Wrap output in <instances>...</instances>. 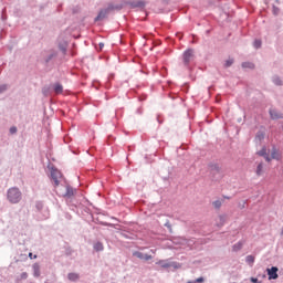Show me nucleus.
<instances>
[{
	"mask_svg": "<svg viewBox=\"0 0 283 283\" xmlns=\"http://www.w3.org/2000/svg\"><path fill=\"white\" fill-rule=\"evenodd\" d=\"M209 171H210V179L212 182H218L224 178V174L222 172V168L220 165L216 163L208 164Z\"/></svg>",
	"mask_w": 283,
	"mask_h": 283,
	"instance_id": "nucleus-1",
	"label": "nucleus"
},
{
	"mask_svg": "<svg viewBox=\"0 0 283 283\" xmlns=\"http://www.w3.org/2000/svg\"><path fill=\"white\" fill-rule=\"evenodd\" d=\"M21 190L17 187L9 188L7 191V200L11 202V205H19L21 202Z\"/></svg>",
	"mask_w": 283,
	"mask_h": 283,
	"instance_id": "nucleus-2",
	"label": "nucleus"
},
{
	"mask_svg": "<svg viewBox=\"0 0 283 283\" xmlns=\"http://www.w3.org/2000/svg\"><path fill=\"white\" fill-rule=\"evenodd\" d=\"M193 59H196V51L193 49H187L182 53V63H184L185 67L189 69V63H191V61H193Z\"/></svg>",
	"mask_w": 283,
	"mask_h": 283,
	"instance_id": "nucleus-3",
	"label": "nucleus"
},
{
	"mask_svg": "<svg viewBox=\"0 0 283 283\" xmlns=\"http://www.w3.org/2000/svg\"><path fill=\"white\" fill-rule=\"evenodd\" d=\"M35 209L39 213H42V216L39 217V220H48V218H50V210L45 208L43 201L35 202Z\"/></svg>",
	"mask_w": 283,
	"mask_h": 283,
	"instance_id": "nucleus-4",
	"label": "nucleus"
},
{
	"mask_svg": "<svg viewBox=\"0 0 283 283\" xmlns=\"http://www.w3.org/2000/svg\"><path fill=\"white\" fill-rule=\"evenodd\" d=\"M124 4L125 6H130V8H145V6H147V2H145L144 0H139V1H132V0H124Z\"/></svg>",
	"mask_w": 283,
	"mask_h": 283,
	"instance_id": "nucleus-5",
	"label": "nucleus"
},
{
	"mask_svg": "<svg viewBox=\"0 0 283 283\" xmlns=\"http://www.w3.org/2000/svg\"><path fill=\"white\" fill-rule=\"evenodd\" d=\"M269 114L272 120H280L283 118V113L277 111L276 108H270Z\"/></svg>",
	"mask_w": 283,
	"mask_h": 283,
	"instance_id": "nucleus-6",
	"label": "nucleus"
},
{
	"mask_svg": "<svg viewBox=\"0 0 283 283\" xmlns=\"http://www.w3.org/2000/svg\"><path fill=\"white\" fill-rule=\"evenodd\" d=\"M277 271H280L277 266L268 268L266 273L269 275V280H277V277H280V275L277 274Z\"/></svg>",
	"mask_w": 283,
	"mask_h": 283,
	"instance_id": "nucleus-7",
	"label": "nucleus"
},
{
	"mask_svg": "<svg viewBox=\"0 0 283 283\" xmlns=\"http://www.w3.org/2000/svg\"><path fill=\"white\" fill-rule=\"evenodd\" d=\"M123 8H125V0H123V1H122L120 3H118V4L108 3L106 10H108V13H109V12H114V10H117V12H118V11L123 10Z\"/></svg>",
	"mask_w": 283,
	"mask_h": 283,
	"instance_id": "nucleus-8",
	"label": "nucleus"
},
{
	"mask_svg": "<svg viewBox=\"0 0 283 283\" xmlns=\"http://www.w3.org/2000/svg\"><path fill=\"white\" fill-rule=\"evenodd\" d=\"M156 264H158V266H161V269H171V266H174V269H178L176 262L169 263V261L167 260H159Z\"/></svg>",
	"mask_w": 283,
	"mask_h": 283,
	"instance_id": "nucleus-9",
	"label": "nucleus"
},
{
	"mask_svg": "<svg viewBox=\"0 0 283 283\" xmlns=\"http://www.w3.org/2000/svg\"><path fill=\"white\" fill-rule=\"evenodd\" d=\"M51 178L54 180L55 187H59V178H61V171L56 168H51Z\"/></svg>",
	"mask_w": 283,
	"mask_h": 283,
	"instance_id": "nucleus-10",
	"label": "nucleus"
},
{
	"mask_svg": "<svg viewBox=\"0 0 283 283\" xmlns=\"http://www.w3.org/2000/svg\"><path fill=\"white\" fill-rule=\"evenodd\" d=\"M107 14H109L107 8L99 10L97 17H95L94 19L95 23L98 21H103V19H107Z\"/></svg>",
	"mask_w": 283,
	"mask_h": 283,
	"instance_id": "nucleus-11",
	"label": "nucleus"
},
{
	"mask_svg": "<svg viewBox=\"0 0 283 283\" xmlns=\"http://www.w3.org/2000/svg\"><path fill=\"white\" fill-rule=\"evenodd\" d=\"M134 258H138V260H145L146 262L151 260V254H145L140 251L133 252Z\"/></svg>",
	"mask_w": 283,
	"mask_h": 283,
	"instance_id": "nucleus-12",
	"label": "nucleus"
},
{
	"mask_svg": "<svg viewBox=\"0 0 283 283\" xmlns=\"http://www.w3.org/2000/svg\"><path fill=\"white\" fill-rule=\"evenodd\" d=\"M256 156H261L266 160V163H271V156L266 151V146H263L261 150L256 151Z\"/></svg>",
	"mask_w": 283,
	"mask_h": 283,
	"instance_id": "nucleus-13",
	"label": "nucleus"
},
{
	"mask_svg": "<svg viewBox=\"0 0 283 283\" xmlns=\"http://www.w3.org/2000/svg\"><path fill=\"white\" fill-rule=\"evenodd\" d=\"M74 193H76V190L74 188H72V186H66V191L63 195V198H72V196H74Z\"/></svg>",
	"mask_w": 283,
	"mask_h": 283,
	"instance_id": "nucleus-14",
	"label": "nucleus"
},
{
	"mask_svg": "<svg viewBox=\"0 0 283 283\" xmlns=\"http://www.w3.org/2000/svg\"><path fill=\"white\" fill-rule=\"evenodd\" d=\"M33 269V277H41V265L39 263H34L32 265Z\"/></svg>",
	"mask_w": 283,
	"mask_h": 283,
	"instance_id": "nucleus-15",
	"label": "nucleus"
},
{
	"mask_svg": "<svg viewBox=\"0 0 283 283\" xmlns=\"http://www.w3.org/2000/svg\"><path fill=\"white\" fill-rule=\"evenodd\" d=\"M272 83L274 85H276L277 87H282V85H283L282 77H280V75H273Z\"/></svg>",
	"mask_w": 283,
	"mask_h": 283,
	"instance_id": "nucleus-16",
	"label": "nucleus"
},
{
	"mask_svg": "<svg viewBox=\"0 0 283 283\" xmlns=\"http://www.w3.org/2000/svg\"><path fill=\"white\" fill-rule=\"evenodd\" d=\"M93 249L94 251H96L97 253L101 252V251H104L105 250V247L103 245V242L101 241H97L93 244Z\"/></svg>",
	"mask_w": 283,
	"mask_h": 283,
	"instance_id": "nucleus-17",
	"label": "nucleus"
},
{
	"mask_svg": "<svg viewBox=\"0 0 283 283\" xmlns=\"http://www.w3.org/2000/svg\"><path fill=\"white\" fill-rule=\"evenodd\" d=\"M244 247V241H238L232 247V251L234 253H238V251H241V249Z\"/></svg>",
	"mask_w": 283,
	"mask_h": 283,
	"instance_id": "nucleus-18",
	"label": "nucleus"
},
{
	"mask_svg": "<svg viewBox=\"0 0 283 283\" xmlns=\"http://www.w3.org/2000/svg\"><path fill=\"white\" fill-rule=\"evenodd\" d=\"M53 90L55 94H63V85L61 83H55Z\"/></svg>",
	"mask_w": 283,
	"mask_h": 283,
	"instance_id": "nucleus-19",
	"label": "nucleus"
},
{
	"mask_svg": "<svg viewBox=\"0 0 283 283\" xmlns=\"http://www.w3.org/2000/svg\"><path fill=\"white\" fill-rule=\"evenodd\" d=\"M67 277L70 282H77V280L81 277L78 273L71 272L67 274Z\"/></svg>",
	"mask_w": 283,
	"mask_h": 283,
	"instance_id": "nucleus-20",
	"label": "nucleus"
},
{
	"mask_svg": "<svg viewBox=\"0 0 283 283\" xmlns=\"http://www.w3.org/2000/svg\"><path fill=\"white\" fill-rule=\"evenodd\" d=\"M59 50H61L63 54H66L67 53V42H61L59 44Z\"/></svg>",
	"mask_w": 283,
	"mask_h": 283,
	"instance_id": "nucleus-21",
	"label": "nucleus"
},
{
	"mask_svg": "<svg viewBox=\"0 0 283 283\" xmlns=\"http://www.w3.org/2000/svg\"><path fill=\"white\" fill-rule=\"evenodd\" d=\"M233 63H235V60H234L233 57H229V59L224 62L223 67L229 69V67H231V65H233Z\"/></svg>",
	"mask_w": 283,
	"mask_h": 283,
	"instance_id": "nucleus-22",
	"label": "nucleus"
},
{
	"mask_svg": "<svg viewBox=\"0 0 283 283\" xmlns=\"http://www.w3.org/2000/svg\"><path fill=\"white\" fill-rule=\"evenodd\" d=\"M245 262H247V264H250V266H253V264L255 262V256H253V255L245 256Z\"/></svg>",
	"mask_w": 283,
	"mask_h": 283,
	"instance_id": "nucleus-23",
	"label": "nucleus"
},
{
	"mask_svg": "<svg viewBox=\"0 0 283 283\" xmlns=\"http://www.w3.org/2000/svg\"><path fill=\"white\" fill-rule=\"evenodd\" d=\"M271 160H277V148H275V146L272 147V151H271Z\"/></svg>",
	"mask_w": 283,
	"mask_h": 283,
	"instance_id": "nucleus-24",
	"label": "nucleus"
},
{
	"mask_svg": "<svg viewBox=\"0 0 283 283\" xmlns=\"http://www.w3.org/2000/svg\"><path fill=\"white\" fill-rule=\"evenodd\" d=\"M263 169H264V164L260 163V164L256 166V170H255L256 176H262Z\"/></svg>",
	"mask_w": 283,
	"mask_h": 283,
	"instance_id": "nucleus-25",
	"label": "nucleus"
},
{
	"mask_svg": "<svg viewBox=\"0 0 283 283\" xmlns=\"http://www.w3.org/2000/svg\"><path fill=\"white\" fill-rule=\"evenodd\" d=\"M241 66H242L243 69H248V70H253V67H254L253 63H251V62H243V63L241 64Z\"/></svg>",
	"mask_w": 283,
	"mask_h": 283,
	"instance_id": "nucleus-26",
	"label": "nucleus"
},
{
	"mask_svg": "<svg viewBox=\"0 0 283 283\" xmlns=\"http://www.w3.org/2000/svg\"><path fill=\"white\" fill-rule=\"evenodd\" d=\"M253 46L255 50H260V48H262V40H254Z\"/></svg>",
	"mask_w": 283,
	"mask_h": 283,
	"instance_id": "nucleus-27",
	"label": "nucleus"
},
{
	"mask_svg": "<svg viewBox=\"0 0 283 283\" xmlns=\"http://www.w3.org/2000/svg\"><path fill=\"white\" fill-rule=\"evenodd\" d=\"M54 56H56V53H51V54H49V55L45 57L44 62H45L46 64L50 63V61H52V59H54Z\"/></svg>",
	"mask_w": 283,
	"mask_h": 283,
	"instance_id": "nucleus-28",
	"label": "nucleus"
},
{
	"mask_svg": "<svg viewBox=\"0 0 283 283\" xmlns=\"http://www.w3.org/2000/svg\"><path fill=\"white\" fill-rule=\"evenodd\" d=\"M8 84H0V94L8 92Z\"/></svg>",
	"mask_w": 283,
	"mask_h": 283,
	"instance_id": "nucleus-29",
	"label": "nucleus"
},
{
	"mask_svg": "<svg viewBox=\"0 0 283 283\" xmlns=\"http://www.w3.org/2000/svg\"><path fill=\"white\" fill-rule=\"evenodd\" d=\"M272 12H273L274 17H277V14H280V8L275 7V4H273Z\"/></svg>",
	"mask_w": 283,
	"mask_h": 283,
	"instance_id": "nucleus-30",
	"label": "nucleus"
},
{
	"mask_svg": "<svg viewBox=\"0 0 283 283\" xmlns=\"http://www.w3.org/2000/svg\"><path fill=\"white\" fill-rule=\"evenodd\" d=\"M212 205H213L214 209H220V207H222V201L216 200L212 202Z\"/></svg>",
	"mask_w": 283,
	"mask_h": 283,
	"instance_id": "nucleus-31",
	"label": "nucleus"
},
{
	"mask_svg": "<svg viewBox=\"0 0 283 283\" xmlns=\"http://www.w3.org/2000/svg\"><path fill=\"white\" fill-rule=\"evenodd\" d=\"M99 224H102V227H114V223H108L105 221H101Z\"/></svg>",
	"mask_w": 283,
	"mask_h": 283,
	"instance_id": "nucleus-32",
	"label": "nucleus"
},
{
	"mask_svg": "<svg viewBox=\"0 0 283 283\" xmlns=\"http://www.w3.org/2000/svg\"><path fill=\"white\" fill-rule=\"evenodd\" d=\"M250 282L252 283H262V281L258 280V277H250Z\"/></svg>",
	"mask_w": 283,
	"mask_h": 283,
	"instance_id": "nucleus-33",
	"label": "nucleus"
},
{
	"mask_svg": "<svg viewBox=\"0 0 283 283\" xmlns=\"http://www.w3.org/2000/svg\"><path fill=\"white\" fill-rule=\"evenodd\" d=\"M20 277L21 280H28V272H22Z\"/></svg>",
	"mask_w": 283,
	"mask_h": 283,
	"instance_id": "nucleus-34",
	"label": "nucleus"
},
{
	"mask_svg": "<svg viewBox=\"0 0 283 283\" xmlns=\"http://www.w3.org/2000/svg\"><path fill=\"white\" fill-rule=\"evenodd\" d=\"M165 227H167V229H169V232L171 233L172 232V229H171V223L169 221H167L165 223Z\"/></svg>",
	"mask_w": 283,
	"mask_h": 283,
	"instance_id": "nucleus-35",
	"label": "nucleus"
},
{
	"mask_svg": "<svg viewBox=\"0 0 283 283\" xmlns=\"http://www.w3.org/2000/svg\"><path fill=\"white\" fill-rule=\"evenodd\" d=\"M10 134H17V126H13L10 128Z\"/></svg>",
	"mask_w": 283,
	"mask_h": 283,
	"instance_id": "nucleus-36",
	"label": "nucleus"
},
{
	"mask_svg": "<svg viewBox=\"0 0 283 283\" xmlns=\"http://www.w3.org/2000/svg\"><path fill=\"white\" fill-rule=\"evenodd\" d=\"M202 282H205V277H202V276L198 277V279L195 281V283H202Z\"/></svg>",
	"mask_w": 283,
	"mask_h": 283,
	"instance_id": "nucleus-37",
	"label": "nucleus"
},
{
	"mask_svg": "<svg viewBox=\"0 0 283 283\" xmlns=\"http://www.w3.org/2000/svg\"><path fill=\"white\" fill-rule=\"evenodd\" d=\"M30 260H36V254H32V252L29 253Z\"/></svg>",
	"mask_w": 283,
	"mask_h": 283,
	"instance_id": "nucleus-38",
	"label": "nucleus"
},
{
	"mask_svg": "<svg viewBox=\"0 0 283 283\" xmlns=\"http://www.w3.org/2000/svg\"><path fill=\"white\" fill-rule=\"evenodd\" d=\"M105 48V44L103 42L99 43V50H103Z\"/></svg>",
	"mask_w": 283,
	"mask_h": 283,
	"instance_id": "nucleus-39",
	"label": "nucleus"
},
{
	"mask_svg": "<svg viewBox=\"0 0 283 283\" xmlns=\"http://www.w3.org/2000/svg\"><path fill=\"white\" fill-rule=\"evenodd\" d=\"M220 222H224V216H220Z\"/></svg>",
	"mask_w": 283,
	"mask_h": 283,
	"instance_id": "nucleus-40",
	"label": "nucleus"
},
{
	"mask_svg": "<svg viewBox=\"0 0 283 283\" xmlns=\"http://www.w3.org/2000/svg\"><path fill=\"white\" fill-rule=\"evenodd\" d=\"M147 96L139 97V101H146Z\"/></svg>",
	"mask_w": 283,
	"mask_h": 283,
	"instance_id": "nucleus-41",
	"label": "nucleus"
},
{
	"mask_svg": "<svg viewBox=\"0 0 283 283\" xmlns=\"http://www.w3.org/2000/svg\"><path fill=\"white\" fill-rule=\"evenodd\" d=\"M154 45H160V41H155Z\"/></svg>",
	"mask_w": 283,
	"mask_h": 283,
	"instance_id": "nucleus-42",
	"label": "nucleus"
},
{
	"mask_svg": "<svg viewBox=\"0 0 283 283\" xmlns=\"http://www.w3.org/2000/svg\"><path fill=\"white\" fill-rule=\"evenodd\" d=\"M137 114H143V112L140 111V108L137 109Z\"/></svg>",
	"mask_w": 283,
	"mask_h": 283,
	"instance_id": "nucleus-43",
	"label": "nucleus"
},
{
	"mask_svg": "<svg viewBox=\"0 0 283 283\" xmlns=\"http://www.w3.org/2000/svg\"><path fill=\"white\" fill-rule=\"evenodd\" d=\"M122 235H123L124 238H128L127 234H125V233H122Z\"/></svg>",
	"mask_w": 283,
	"mask_h": 283,
	"instance_id": "nucleus-44",
	"label": "nucleus"
},
{
	"mask_svg": "<svg viewBox=\"0 0 283 283\" xmlns=\"http://www.w3.org/2000/svg\"><path fill=\"white\" fill-rule=\"evenodd\" d=\"M184 90L188 91V90H189V87L186 85Z\"/></svg>",
	"mask_w": 283,
	"mask_h": 283,
	"instance_id": "nucleus-45",
	"label": "nucleus"
},
{
	"mask_svg": "<svg viewBox=\"0 0 283 283\" xmlns=\"http://www.w3.org/2000/svg\"><path fill=\"white\" fill-rule=\"evenodd\" d=\"M238 123H242V118H239V119H238Z\"/></svg>",
	"mask_w": 283,
	"mask_h": 283,
	"instance_id": "nucleus-46",
	"label": "nucleus"
},
{
	"mask_svg": "<svg viewBox=\"0 0 283 283\" xmlns=\"http://www.w3.org/2000/svg\"><path fill=\"white\" fill-rule=\"evenodd\" d=\"M275 3H280V0H275Z\"/></svg>",
	"mask_w": 283,
	"mask_h": 283,
	"instance_id": "nucleus-47",
	"label": "nucleus"
},
{
	"mask_svg": "<svg viewBox=\"0 0 283 283\" xmlns=\"http://www.w3.org/2000/svg\"><path fill=\"white\" fill-rule=\"evenodd\" d=\"M158 123H163L159 118H157Z\"/></svg>",
	"mask_w": 283,
	"mask_h": 283,
	"instance_id": "nucleus-48",
	"label": "nucleus"
},
{
	"mask_svg": "<svg viewBox=\"0 0 283 283\" xmlns=\"http://www.w3.org/2000/svg\"><path fill=\"white\" fill-rule=\"evenodd\" d=\"M188 283H196V282H191V281H189Z\"/></svg>",
	"mask_w": 283,
	"mask_h": 283,
	"instance_id": "nucleus-49",
	"label": "nucleus"
},
{
	"mask_svg": "<svg viewBox=\"0 0 283 283\" xmlns=\"http://www.w3.org/2000/svg\"><path fill=\"white\" fill-rule=\"evenodd\" d=\"M224 198H227L229 200V197H224Z\"/></svg>",
	"mask_w": 283,
	"mask_h": 283,
	"instance_id": "nucleus-50",
	"label": "nucleus"
}]
</instances>
